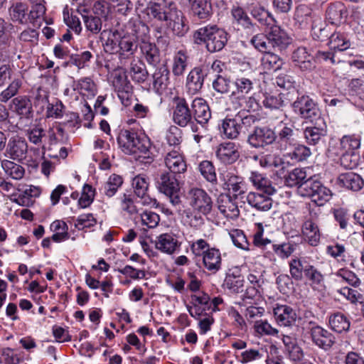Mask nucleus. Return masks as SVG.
I'll use <instances>...</instances> for the list:
<instances>
[{
	"instance_id": "48",
	"label": "nucleus",
	"mask_w": 364,
	"mask_h": 364,
	"mask_svg": "<svg viewBox=\"0 0 364 364\" xmlns=\"http://www.w3.org/2000/svg\"><path fill=\"white\" fill-rule=\"evenodd\" d=\"M129 73L132 80L137 84L145 82L149 77V73L146 68V66L142 63H132Z\"/></svg>"
},
{
	"instance_id": "45",
	"label": "nucleus",
	"mask_w": 364,
	"mask_h": 364,
	"mask_svg": "<svg viewBox=\"0 0 364 364\" xmlns=\"http://www.w3.org/2000/svg\"><path fill=\"white\" fill-rule=\"evenodd\" d=\"M329 324L331 328L338 333L348 331L350 321L348 318L341 313L335 314L330 316Z\"/></svg>"
},
{
	"instance_id": "44",
	"label": "nucleus",
	"mask_w": 364,
	"mask_h": 364,
	"mask_svg": "<svg viewBox=\"0 0 364 364\" xmlns=\"http://www.w3.org/2000/svg\"><path fill=\"white\" fill-rule=\"evenodd\" d=\"M123 182L122 176L112 173L104 184V193L109 198L114 196L118 189L122 186Z\"/></svg>"
},
{
	"instance_id": "62",
	"label": "nucleus",
	"mask_w": 364,
	"mask_h": 364,
	"mask_svg": "<svg viewBox=\"0 0 364 364\" xmlns=\"http://www.w3.org/2000/svg\"><path fill=\"white\" fill-rule=\"evenodd\" d=\"M76 222L75 227L79 230L91 228L97 224V220L92 213L80 215L77 218Z\"/></svg>"
},
{
	"instance_id": "4",
	"label": "nucleus",
	"mask_w": 364,
	"mask_h": 364,
	"mask_svg": "<svg viewBox=\"0 0 364 364\" xmlns=\"http://www.w3.org/2000/svg\"><path fill=\"white\" fill-rule=\"evenodd\" d=\"M274 145L280 150H287L297 144L299 132L293 124L279 122L274 127Z\"/></svg>"
},
{
	"instance_id": "43",
	"label": "nucleus",
	"mask_w": 364,
	"mask_h": 364,
	"mask_svg": "<svg viewBox=\"0 0 364 364\" xmlns=\"http://www.w3.org/2000/svg\"><path fill=\"white\" fill-rule=\"evenodd\" d=\"M231 14L234 21L244 28H251L255 26L246 11L240 6H233L231 9Z\"/></svg>"
},
{
	"instance_id": "12",
	"label": "nucleus",
	"mask_w": 364,
	"mask_h": 364,
	"mask_svg": "<svg viewBox=\"0 0 364 364\" xmlns=\"http://www.w3.org/2000/svg\"><path fill=\"white\" fill-rule=\"evenodd\" d=\"M10 111L22 121H30L34 117V110L30 96L18 95L14 97L9 105Z\"/></svg>"
},
{
	"instance_id": "29",
	"label": "nucleus",
	"mask_w": 364,
	"mask_h": 364,
	"mask_svg": "<svg viewBox=\"0 0 364 364\" xmlns=\"http://www.w3.org/2000/svg\"><path fill=\"white\" fill-rule=\"evenodd\" d=\"M218 126L220 132L228 139H237L240 134L237 114L233 118L226 117Z\"/></svg>"
},
{
	"instance_id": "37",
	"label": "nucleus",
	"mask_w": 364,
	"mask_h": 364,
	"mask_svg": "<svg viewBox=\"0 0 364 364\" xmlns=\"http://www.w3.org/2000/svg\"><path fill=\"white\" fill-rule=\"evenodd\" d=\"M250 14L261 26H272L275 23L273 16L264 6H253L250 10Z\"/></svg>"
},
{
	"instance_id": "31",
	"label": "nucleus",
	"mask_w": 364,
	"mask_h": 364,
	"mask_svg": "<svg viewBox=\"0 0 364 364\" xmlns=\"http://www.w3.org/2000/svg\"><path fill=\"white\" fill-rule=\"evenodd\" d=\"M157 238L156 248L168 255L173 254L180 245L178 241L169 233L161 234Z\"/></svg>"
},
{
	"instance_id": "6",
	"label": "nucleus",
	"mask_w": 364,
	"mask_h": 364,
	"mask_svg": "<svg viewBox=\"0 0 364 364\" xmlns=\"http://www.w3.org/2000/svg\"><path fill=\"white\" fill-rule=\"evenodd\" d=\"M274 127L262 124L255 127L251 134H247L246 141L249 146L256 149H267L274 145Z\"/></svg>"
},
{
	"instance_id": "59",
	"label": "nucleus",
	"mask_w": 364,
	"mask_h": 364,
	"mask_svg": "<svg viewBox=\"0 0 364 364\" xmlns=\"http://www.w3.org/2000/svg\"><path fill=\"white\" fill-rule=\"evenodd\" d=\"M303 276L306 279V282L312 287L314 289H317L318 284V272L312 265L305 262Z\"/></svg>"
},
{
	"instance_id": "13",
	"label": "nucleus",
	"mask_w": 364,
	"mask_h": 364,
	"mask_svg": "<svg viewBox=\"0 0 364 364\" xmlns=\"http://www.w3.org/2000/svg\"><path fill=\"white\" fill-rule=\"evenodd\" d=\"M191 108L194 124L207 131L211 118V111L207 102L202 98H196L192 101Z\"/></svg>"
},
{
	"instance_id": "25",
	"label": "nucleus",
	"mask_w": 364,
	"mask_h": 364,
	"mask_svg": "<svg viewBox=\"0 0 364 364\" xmlns=\"http://www.w3.org/2000/svg\"><path fill=\"white\" fill-rule=\"evenodd\" d=\"M186 21L185 16L177 7L169 18L166 25L171 28L175 35L182 37L186 35L189 29V26Z\"/></svg>"
},
{
	"instance_id": "64",
	"label": "nucleus",
	"mask_w": 364,
	"mask_h": 364,
	"mask_svg": "<svg viewBox=\"0 0 364 364\" xmlns=\"http://www.w3.org/2000/svg\"><path fill=\"white\" fill-rule=\"evenodd\" d=\"M235 85L237 89V93L245 95L248 94L253 88L252 81L247 77H242L236 78Z\"/></svg>"
},
{
	"instance_id": "63",
	"label": "nucleus",
	"mask_w": 364,
	"mask_h": 364,
	"mask_svg": "<svg viewBox=\"0 0 364 364\" xmlns=\"http://www.w3.org/2000/svg\"><path fill=\"white\" fill-rule=\"evenodd\" d=\"M166 139L170 146L179 145L182 141V131L176 126H171L168 129Z\"/></svg>"
},
{
	"instance_id": "39",
	"label": "nucleus",
	"mask_w": 364,
	"mask_h": 364,
	"mask_svg": "<svg viewBox=\"0 0 364 364\" xmlns=\"http://www.w3.org/2000/svg\"><path fill=\"white\" fill-rule=\"evenodd\" d=\"M262 65L268 71H277L282 68L284 60L276 53L269 50L262 58Z\"/></svg>"
},
{
	"instance_id": "55",
	"label": "nucleus",
	"mask_w": 364,
	"mask_h": 364,
	"mask_svg": "<svg viewBox=\"0 0 364 364\" xmlns=\"http://www.w3.org/2000/svg\"><path fill=\"white\" fill-rule=\"evenodd\" d=\"M199 171L201 175L209 182H217L215 168L213 164L208 160H204L199 164Z\"/></svg>"
},
{
	"instance_id": "5",
	"label": "nucleus",
	"mask_w": 364,
	"mask_h": 364,
	"mask_svg": "<svg viewBox=\"0 0 364 364\" xmlns=\"http://www.w3.org/2000/svg\"><path fill=\"white\" fill-rule=\"evenodd\" d=\"M295 114L304 119V123L316 124L318 121V107L309 96L298 95L296 100L291 104Z\"/></svg>"
},
{
	"instance_id": "16",
	"label": "nucleus",
	"mask_w": 364,
	"mask_h": 364,
	"mask_svg": "<svg viewBox=\"0 0 364 364\" xmlns=\"http://www.w3.org/2000/svg\"><path fill=\"white\" fill-rule=\"evenodd\" d=\"M28 144L26 139L18 135L11 136L7 143L5 156L16 161H21L26 157Z\"/></svg>"
},
{
	"instance_id": "42",
	"label": "nucleus",
	"mask_w": 364,
	"mask_h": 364,
	"mask_svg": "<svg viewBox=\"0 0 364 364\" xmlns=\"http://www.w3.org/2000/svg\"><path fill=\"white\" fill-rule=\"evenodd\" d=\"M360 139L354 135H345L340 140V151L343 153H359L358 149L360 148Z\"/></svg>"
},
{
	"instance_id": "8",
	"label": "nucleus",
	"mask_w": 364,
	"mask_h": 364,
	"mask_svg": "<svg viewBox=\"0 0 364 364\" xmlns=\"http://www.w3.org/2000/svg\"><path fill=\"white\" fill-rule=\"evenodd\" d=\"M320 36L327 38L326 45L329 47L330 51H320V57L323 60H330L332 63H335L334 53L337 50L343 51L350 46V42L347 39L345 34L335 32L328 36L326 28L320 29Z\"/></svg>"
},
{
	"instance_id": "58",
	"label": "nucleus",
	"mask_w": 364,
	"mask_h": 364,
	"mask_svg": "<svg viewBox=\"0 0 364 364\" xmlns=\"http://www.w3.org/2000/svg\"><path fill=\"white\" fill-rule=\"evenodd\" d=\"M230 236L235 246L244 250H249V242L242 230L235 229L230 232Z\"/></svg>"
},
{
	"instance_id": "46",
	"label": "nucleus",
	"mask_w": 364,
	"mask_h": 364,
	"mask_svg": "<svg viewBox=\"0 0 364 364\" xmlns=\"http://www.w3.org/2000/svg\"><path fill=\"white\" fill-rule=\"evenodd\" d=\"M28 11L26 4L22 2H17L13 4L9 9V14L12 21L18 22V23H24L25 18Z\"/></svg>"
},
{
	"instance_id": "3",
	"label": "nucleus",
	"mask_w": 364,
	"mask_h": 364,
	"mask_svg": "<svg viewBox=\"0 0 364 364\" xmlns=\"http://www.w3.org/2000/svg\"><path fill=\"white\" fill-rule=\"evenodd\" d=\"M117 144L126 154H134L137 151L146 154L149 149V141L141 138L138 133L132 129H122L117 138Z\"/></svg>"
},
{
	"instance_id": "47",
	"label": "nucleus",
	"mask_w": 364,
	"mask_h": 364,
	"mask_svg": "<svg viewBox=\"0 0 364 364\" xmlns=\"http://www.w3.org/2000/svg\"><path fill=\"white\" fill-rule=\"evenodd\" d=\"M1 167L6 174L16 180L22 178L25 173L24 168L22 166L7 159L1 161Z\"/></svg>"
},
{
	"instance_id": "1",
	"label": "nucleus",
	"mask_w": 364,
	"mask_h": 364,
	"mask_svg": "<svg viewBox=\"0 0 364 364\" xmlns=\"http://www.w3.org/2000/svg\"><path fill=\"white\" fill-rule=\"evenodd\" d=\"M230 34L217 24L208 23L192 32L193 45L204 48L210 54L222 52L226 47Z\"/></svg>"
},
{
	"instance_id": "9",
	"label": "nucleus",
	"mask_w": 364,
	"mask_h": 364,
	"mask_svg": "<svg viewBox=\"0 0 364 364\" xmlns=\"http://www.w3.org/2000/svg\"><path fill=\"white\" fill-rule=\"evenodd\" d=\"M156 185L161 193L170 198L172 204L177 205L181 202L178 196L179 183L176 176L168 171H164L156 178Z\"/></svg>"
},
{
	"instance_id": "2",
	"label": "nucleus",
	"mask_w": 364,
	"mask_h": 364,
	"mask_svg": "<svg viewBox=\"0 0 364 364\" xmlns=\"http://www.w3.org/2000/svg\"><path fill=\"white\" fill-rule=\"evenodd\" d=\"M306 171L294 168L284 176V184L289 187L299 186L304 191V196L311 198V202L318 206V181L312 177L305 180Z\"/></svg>"
},
{
	"instance_id": "49",
	"label": "nucleus",
	"mask_w": 364,
	"mask_h": 364,
	"mask_svg": "<svg viewBox=\"0 0 364 364\" xmlns=\"http://www.w3.org/2000/svg\"><path fill=\"white\" fill-rule=\"evenodd\" d=\"M188 56L186 51L180 50L173 58L172 72L175 76H181L183 74L187 67Z\"/></svg>"
},
{
	"instance_id": "53",
	"label": "nucleus",
	"mask_w": 364,
	"mask_h": 364,
	"mask_svg": "<svg viewBox=\"0 0 364 364\" xmlns=\"http://www.w3.org/2000/svg\"><path fill=\"white\" fill-rule=\"evenodd\" d=\"M337 155H340L341 165L345 168L353 169L357 167L360 160L359 153H343L338 152Z\"/></svg>"
},
{
	"instance_id": "27",
	"label": "nucleus",
	"mask_w": 364,
	"mask_h": 364,
	"mask_svg": "<svg viewBox=\"0 0 364 364\" xmlns=\"http://www.w3.org/2000/svg\"><path fill=\"white\" fill-rule=\"evenodd\" d=\"M305 323L306 333L305 338L311 339L314 343L318 346V318L314 314L311 310H306L304 314Z\"/></svg>"
},
{
	"instance_id": "51",
	"label": "nucleus",
	"mask_w": 364,
	"mask_h": 364,
	"mask_svg": "<svg viewBox=\"0 0 364 364\" xmlns=\"http://www.w3.org/2000/svg\"><path fill=\"white\" fill-rule=\"evenodd\" d=\"M118 46L122 52L134 54L138 47L137 37L134 35H124L119 38Z\"/></svg>"
},
{
	"instance_id": "15",
	"label": "nucleus",
	"mask_w": 364,
	"mask_h": 364,
	"mask_svg": "<svg viewBox=\"0 0 364 364\" xmlns=\"http://www.w3.org/2000/svg\"><path fill=\"white\" fill-rule=\"evenodd\" d=\"M210 69L207 65H199L193 68L186 78V87L192 95L199 92L203 88L205 79L207 77Z\"/></svg>"
},
{
	"instance_id": "54",
	"label": "nucleus",
	"mask_w": 364,
	"mask_h": 364,
	"mask_svg": "<svg viewBox=\"0 0 364 364\" xmlns=\"http://www.w3.org/2000/svg\"><path fill=\"white\" fill-rule=\"evenodd\" d=\"M250 43L257 50L264 54L272 50L270 41L268 38V33L266 35L257 34L253 36Z\"/></svg>"
},
{
	"instance_id": "23",
	"label": "nucleus",
	"mask_w": 364,
	"mask_h": 364,
	"mask_svg": "<svg viewBox=\"0 0 364 364\" xmlns=\"http://www.w3.org/2000/svg\"><path fill=\"white\" fill-rule=\"evenodd\" d=\"M164 160L166 166L170 171L169 173L176 176V178L187 170V165L183 156L176 151L168 152Z\"/></svg>"
},
{
	"instance_id": "32",
	"label": "nucleus",
	"mask_w": 364,
	"mask_h": 364,
	"mask_svg": "<svg viewBox=\"0 0 364 364\" xmlns=\"http://www.w3.org/2000/svg\"><path fill=\"white\" fill-rule=\"evenodd\" d=\"M203 262L207 269L213 272L219 270L221 265V257L219 250L215 248L203 251Z\"/></svg>"
},
{
	"instance_id": "18",
	"label": "nucleus",
	"mask_w": 364,
	"mask_h": 364,
	"mask_svg": "<svg viewBox=\"0 0 364 364\" xmlns=\"http://www.w3.org/2000/svg\"><path fill=\"white\" fill-rule=\"evenodd\" d=\"M318 55L317 50L314 55L308 53L305 48H298L291 55V60L295 66L300 68L301 70H312L316 67V57Z\"/></svg>"
},
{
	"instance_id": "57",
	"label": "nucleus",
	"mask_w": 364,
	"mask_h": 364,
	"mask_svg": "<svg viewBox=\"0 0 364 364\" xmlns=\"http://www.w3.org/2000/svg\"><path fill=\"white\" fill-rule=\"evenodd\" d=\"M272 249L274 252L280 258H288L295 250L296 244L291 242H283L282 244H272Z\"/></svg>"
},
{
	"instance_id": "17",
	"label": "nucleus",
	"mask_w": 364,
	"mask_h": 364,
	"mask_svg": "<svg viewBox=\"0 0 364 364\" xmlns=\"http://www.w3.org/2000/svg\"><path fill=\"white\" fill-rule=\"evenodd\" d=\"M267 33L272 48L274 51L285 52L291 44L292 39L279 26L272 25Z\"/></svg>"
},
{
	"instance_id": "30",
	"label": "nucleus",
	"mask_w": 364,
	"mask_h": 364,
	"mask_svg": "<svg viewBox=\"0 0 364 364\" xmlns=\"http://www.w3.org/2000/svg\"><path fill=\"white\" fill-rule=\"evenodd\" d=\"M294 149L284 155L283 161H286L287 164H295L296 163L306 160L311 155L309 148L303 144H296L293 146ZM282 163H284L283 161Z\"/></svg>"
},
{
	"instance_id": "24",
	"label": "nucleus",
	"mask_w": 364,
	"mask_h": 364,
	"mask_svg": "<svg viewBox=\"0 0 364 364\" xmlns=\"http://www.w3.org/2000/svg\"><path fill=\"white\" fill-rule=\"evenodd\" d=\"M274 315L280 326H291L295 324L297 316L295 311L287 305H277L274 308Z\"/></svg>"
},
{
	"instance_id": "50",
	"label": "nucleus",
	"mask_w": 364,
	"mask_h": 364,
	"mask_svg": "<svg viewBox=\"0 0 364 364\" xmlns=\"http://www.w3.org/2000/svg\"><path fill=\"white\" fill-rule=\"evenodd\" d=\"M96 190L91 185L85 183L82 187L80 198L78 199V206L80 208L89 207L94 201Z\"/></svg>"
},
{
	"instance_id": "10",
	"label": "nucleus",
	"mask_w": 364,
	"mask_h": 364,
	"mask_svg": "<svg viewBox=\"0 0 364 364\" xmlns=\"http://www.w3.org/2000/svg\"><path fill=\"white\" fill-rule=\"evenodd\" d=\"M188 14L193 21L205 23L211 19L214 9L211 0H186Z\"/></svg>"
},
{
	"instance_id": "56",
	"label": "nucleus",
	"mask_w": 364,
	"mask_h": 364,
	"mask_svg": "<svg viewBox=\"0 0 364 364\" xmlns=\"http://www.w3.org/2000/svg\"><path fill=\"white\" fill-rule=\"evenodd\" d=\"M113 85L115 87V90L118 92L128 93L132 90V85L128 80L126 72H124V73L116 74L114 77Z\"/></svg>"
},
{
	"instance_id": "33",
	"label": "nucleus",
	"mask_w": 364,
	"mask_h": 364,
	"mask_svg": "<svg viewBox=\"0 0 364 364\" xmlns=\"http://www.w3.org/2000/svg\"><path fill=\"white\" fill-rule=\"evenodd\" d=\"M238 122L240 125V134H250L254 130L255 124L259 121L258 116L251 114H246L245 110L239 112L237 114Z\"/></svg>"
},
{
	"instance_id": "11",
	"label": "nucleus",
	"mask_w": 364,
	"mask_h": 364,
	"mask_svg": "<svg viewBox=\"0 0 364 364\" xmlns=\"http://www.w3.org/2000/svg\"><path fill=\"white\" fill-rule=\"evenodd\" d=\"M176 8V4L173 1L168 2L165 0L161 2L150 1L144 12L150 19L166 22V23Z\"/></svg>"
},
{
	"instance_id": "7",
	"label": "nucleus",
	"mask_w": 364,
	"mask_h": 364,
	"mask_svg": "<svg viewBox=\"0 0 364 364\" xmlns=\"http://www.w3.org/2000/svg\"><path fill=\"white\" fill-rule=\"evenodd\" d=\"M175 107L173 112V121L181 127L188 126L193 132H199V127L193 121V111L183 97L174 98Z\"/></svg>"
},
{
	"instance_id": "36",
	"label": "nucleus",
	"mask_w": 364,
	"mask_h": 364,
	"mask_svg": "<svg viewBox=\"0 0 364 364\" xmlns=\"http://www.w3.org/2000/svg\"><path fill=\"white\" fill-rule=\"evenodd\" d=\"M282 341L289 358L295 362L301 360L304 353L301 348L298 345L296 339L289 336H284Z\"/></svg>"
},
{
	"instance_id": "40",
	"label": "nucleus",
	"mask_w": 364,
	"mask_h": 364,
	"mask_svg": "<svg viewBox=\"0 0 364 364\" xmlns=\"http://www.w3.org/2000/svg\"><path fill=\"white\" fill-rule=\"evenodd\" d=\"M250 180L252 184L260 192L269 196H272L276 192V190L272 186L271 182L259 173L252 172Z\"/></svg>"
},
{
	"instance_id": "41",
	"label": "nucleus",
	"mask_w": 364,
	"mask_h": 364,
	"mask_svg": "<svg viewBox=\"0 0 364 364\" xmlns=\"http://www.w3.org/2000/svg\"><path fill=\"white\" fill-rule=\"evenodd\" d=\"M264 228L261 223L258 224V230L253 237V244L263 251L264 257L272 259L274 254L270 251H265L267 245H271L272 241L268 238H263Z\"/></svg>"
},
{
	"instance_id": "21",
	"label": "nucleus",
	"mask_w": 364,
	"mask_h": 364,
	"mask_svg": "<svg viewBox=\"0 0 364 364\" xmlns=\"http://www.w3.org/2000/svg\"><path fill=\"white\" fill-rule=\"evenodd\" d=\"M302 235L304 240L311 246H317L318 244V225L317 223L316 213L310 211V218L306 219L302 225Z\"/></svg>"
},
{
	"instance_id": "61",
	"label": "nucleus",
	"mask_w": 364,
	"mask_h": 364,
	"mask_svg": "<svg viewBox=\"0 0 364 364\" xmlns=\"http://www.w3.org/2000/svg\"><path fill=\"white\" fill-rule=\"evenodd\" d=\"M305 262H302L299 259H293L289 262L290 274L292 278L296 281L303 279Z\"/></svg>"
},
{
	"instance_id": "52",
	"label": "nucleus",
	"mask_w": 364,
	"mask_h": 364,
	"mask_svg": "<svg viewBox=\"0 0 364 364\" xmlns=\"http://www.w3.org/2000/svg\"><path fill=\"white\" fill-rule=\"evenodd\" d=\"M22 80L20 78H15L0 94V101L6 102L12 97H15L19 89L22 86Z\"/></svg>"
},
{
	"instance_id": "22",
	"label": "nucleus",
	"mask_w": 364,
	"mask_h": 364,
	"mask_svg": "<svg viewBox=\"0 0 364 364\" xmlns=\"http://www.w3.org/2000/svg\"><path fill=\"white\" fill-rule=\"evenodd\" d=\"M170 70L166 64L158 66L152 74L153 90L158 94L165 91L170 84Z\"/></svg>"
},
{
	"instance_id": "26",
	"label": "nucleus",
	"mask_w": 364,
	"mask_h": 364,
	"mask_svg": "<svg viewBox=\"0 0 364 364\" xmlns=\"http://www.w3.org/2000/svg\"><path fill=\"white\" fill-rule=\"evenodd\" d=\"M248 204L259 211H267L272 206V199L270 196L262 192H250L247 196Z\"/></svg>"
},
{
	"instance_id": "14",
	"label": "nucleus",
	"mask_w": 364,
	"mask_h": 364,
	"mask_svg": "<svg viewBox=\"0 0 364 364\" xmlns=\"http://www.w3.org/2000/svg\"><path fill=\"white\" fill-rule=\"evenodd\" d=\"M189 195L190 205L198 212L207 215L213 208V200L205 191L202 188H192Z\"/></svg>"
},
{
	"instance_id": "19",
	"label": "nucleus",
	"mask_w": 364,
	"mask_h": 364,
	"mask_svg": "<svg viewBox=\"0 0 364 364\" xmlns=\"http://www.w3.org/2000/svg\"><path fill=\"white\" fill-rule=\"evenodd\" d=\"M215 155L221 164L231 165L240 158V151L234 142L221 143L216 149Z\"/></svg>"
},
{
	"instance_id": "60",
	"label": "nucleus",
	"mask_w": 364,
	"mask_h": 364,
	"mask_svg": "<svg viewBox=\"0 0 364 364\" xmlns=\"http://www.w3.org/2000/svg\"><path fill=\"white\" fill-rule=\"evenodd\" d=\"M230 80L229 78L223 77L221 75H216L213 81V88L215 91L220 94H226L230 91Z\"/></svg>"
},
{
	"instance_id": "28",
	"label": "nucleus",
	"mask_w": 364,
	"mask_h": 364,
	"mask_svg": "<svg viewBox=\"0 0 364 364\" xmlns=\"http://www.w3.org/2000/svg\"><path fill=\"white\" fill-rule=\"evenodd\" d=\"M338 181L341 186L353 191H360L364 185L361 176L354 172L341 173L338 178Z\"/></svg>"
},
{
	"instance_id": "35",
	"label": "nucleus",
	"mask_w": 364,
	"mask_h": 364,
	"mask_svg": "<svg viewBox=\"0 0 364 364\" xmlns=\"http://www.w3.org/2000/svg\"><path fill=\"white\" fill-rule=\"evenodd\" d=\"M245 283L244 277L237 270L235 272L226 274L223 286L228 289L232 293L238 294L243 291Z\"/></svg>"
},
{
	"instance_id": "34",
	"label": "nucleus",
	"mask_w": 364,
	"mask_h": 364,
	"mask_svg": "<svg viewBox=\"0 0 364 364\" xmlns=\"http://www.w3.org/2000/svg\"><path fill=\"white\" fill-rule=\"evenodd\" d=\"M346 16L345 6L339 1L329 5L326 11V18L331 24L340 23Z\"/></svg>"
},
{
	"instance_id": "20",
	"label": "nucleus",
	"mask_w": 364,
	"mask_h": 364,
	"mask_svg": "<svg viewBox=\"0 0 364 364\" xmlns=\"http://www.w3.org/2000/svg\"><path fill=\"white\" fill-rule=\"evenodd\" d=\"M316 16V14L312 11L311 9L304 4L299 5L294 14V19L296 21L301 23L305 21L306 23H311V36L315 41L318 38V34L316 31L317 27Z\"/></svg>"
},
{
	"instance_id": "38",
	"label": "nucleus",
	"mask_w": 364,
	"mask_h": 364,
	"mask_svg": "<svg viewBox=\"0 0 364 364\" xmlns=\"http://www.w3.org/2000/svg\"><path fill=\"white\" fill-rule=\"evenodd\" d=\"M147 63L156 65L160 61V52L155 43L143 41L140 46Z\"/></svg>"
}]
</instances>
